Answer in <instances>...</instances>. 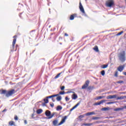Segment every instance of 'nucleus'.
I'll use <instances>...</instances> for the list:
<instances>
[{"label":"nucleus","mask_w":126,"mask_h":126,"mask_svg":"<svg viewBox=\"0 0 126 126\" xmlns=\"http://www.w3.org/2000/svg\"><path fill=\"white\" fill-rule=\"evenodd\" d=\"M123 110H124V108H117L114 109V111L115 112H119V111H123Z\"/></svg>","instance_id":"obj_13"},{"label":"nucleus","mask_w":126,"mask_h":126,"mask_svg":"<svg viewBox=\"0 0 126 126\" xmlns=\"http://www.w3.org/2000/svg\"><path fill=\"white\" fill-rule=\"evenodd\" d=\"M61 90H64V86H62L61 87Z\"/></svg>","instance_id":"obj_42"},{"label":"nucleus","mask_w":126,"mask_h":126,"mask_svg":"<svg viewBox=\"0 0 126 126\" xmlns=\"http://www.w3.org/2000/svg\"><path fill=\"white\" fill-rule=\"evenodd\" d=\"M54 126H58V120H54L53 122Z\"/></svg>","instance_id":"obj_22"},{"label":"nucleus","mask_w":126,"mask_h":126,"mask_svg":"<svg viewBox=\"0 0 126 126\" xmlns=\"http://www.w3.org/2000/svg\"><path fill=\"white\" fill-rule=\"evenodd\" d=\"M94 105L95 106H98V105H100V103H99V102H96L95 103H94Z\"/></svg>","instance_id":"obj_40"},{"label":"nucleus","mask_w":126,"mask_h":126,"mask_svg":"<svg viewBox=\"0 0 126 126\" xmlns=\"http://www.w3.org/2000/svg\"><path fill=\"white\" fill-rule=\"evenodd\" d=\"M100 123H102V122H101V121H96V124H99Z\"/></svg>","instance_id":"obj_50"},{"label":"nucleus","mask_w":126,"mask_h":126,"mask_svg":"<svg viewBox=\"0 0 126 126\" xmlns=\"http://www.w3.org/2000/svg\"><path fill=\"white\" fill-rule=\"evenodd\" d=\"M92 120H101V117H93Z\"/></svg>","instance_id":"obj_21"},{"label":"nucleus","mask_w":126,"mask_h":126,"mask_svg":"<svg viewBox=\"0 0 126 126\" xmlns=\"http://www.w3.org/2000/svg\"><path fill=\"white\" fill-rule=\"evenodd\" d=\"M6 111H7V110H6V109H4L2 112H6Z\"/></svg>","instance_id":"obj_49"},{"label":"nucleus","mask_w":126,"mask_h":126,"mask_svg":"<svg viewBox=\"0 0 126 126\" xmlns=\"http://www.w3.org/2000/svg\"><path fill=\"white\" fill-rule=\"evenodd\" d=\"M117 83H118V84L124 83V81H119L117 82Z\"/></svg>","instance_id":"obj_37"},{"label":"nucleus","mask_w":126,"mask_h":126,"mask_svg":"<svg viewBox=\"0 0 126 126\" xmlns=\"http://www.w3.org/2000/svg\"><path fill=\"white\" fill-rule=\"evenodd\" d=\"M101 74L102 76H104V75H105V70L101 71Z\"/></svg>","instance_id":"obj_33"},{"label":"nucleus","mask_w":126,"mask_h":126,"mask_svg":"<svg viewBox=\"0 0 126 126\" xmlns=\"http://www.w3.org/2000/svg\"><path fill=\"white\" fill-rule=\"evenodd\" d=\"M101 68H107L108 67V64H104L101 66Z\"/></svg>","instance_id":"obj_23"},{"label":"nucleus","mask_w":126,"mask_h":126,"mask_svg":"<svg viewBox=\"0 0 126 126\" xmlns=\"http://www.w3.org/2000/svg\"><path fill=\"white\" fill-rule=\"evenodd\" d=\"M61 74H62V72L59 73V74H58L57 75H56L55 77V79H57V78H59V77H60V75H61Z\"/></svg>","instance_id":"obj_25"},{"label":"nucleus","mask_w":126,"mask_h":126,"mask_svg":"<svg viewBox=\"0 0 126 126\" xmlns=\"http://www.w3.org/2000/svg\"><path fill=\"white\" fill-rule=\"evenodd\" d=\"M124 33V31H122L120 32H119L117 34V36H120V35H122Z\"/></svg>","instance_id":"obj_32"},{"label":"nucleus","mask_w":126,"mask_h":126,"mask_svg":"<svg viewBox=\"0 0 126 126\" xmlns=\"http://www.w3.org/2000/svg\"><path fill=\"white\" fill-rule=\"evenodd\" d=\"M104 102H106V100H102L99 102V105H101V104H103Z\"/></svg>","instance_id":"obj_31"},{"label":"nucleus","mask_w":126,"mask_h":126,"mask_svg":"<svg viewBox=\"0 0 126 126\" xmlns=\"http://www.w3.org/2000/svg\"><path fill=\"white\" fill-rule=\"evenodd\" d=\"M34 116V114H32V117H33Z\"/></svg>","instance_id":"obj_53"},{"label":"nucleus","mask_w":126,"mask_h":126,"mask_svg":"<svg viewBox=\"0 0 126 126\" xmlns=\"http://www.w3.org/2000/svg\"><path fill=\"white\" fill-rule=\"evenodd\" d=\"M47 100H48V98H46H46H45V99H43V100H44V102H47Z\"/></svg>","instance_id":"obj_45"},{"label":"nucleus","mask_w":126,"mask_h":126,"mask_svg":"<svg viewBox=\"0 0 126 126\" xmlns=\"http://www.w3.org/2000/svg\"><path fill=\"white\" fill-rule=\"evenodd\" d=\"M54 95H52L47 96L46 98H47V99H48V98H54Z\"/></svg>","instance_id":"obj_36"},{"label":"nucleus","mask_w":126,"mask_h":126,"mask_svg":"<svg viewBox=\"0 0 126 126\" xmlns=\"http://www.w3.org/2000/svg\"><path fill=\"white\" fill-rule=\"evenodd\" d=\"M17 47H18V45H16V48H17Z\"/></svg>","instance_id":"obj_54"},{"label":"nucleus","mask_w":126,"mask_h":126,"mask_svg":"<svg viewBox=\"0 0 126 126\" xmlns=\"http://www.w3.org/2000/svg\"><path fill=\"white\" fill-rule=\"evenodd\" d=\"M110 108L109 107H104L102 108V111H108Z\"/></svg>","instance_id":"obj_30"},{"label":"nucleus","mask_w":126,"mask_h":126,"mask_svg":"<svg viewBox=\"0 0 126 126\" xmlns=\"http://www.w3.org/2000/svg\"><path fill=\"white\" fill-rule=\"evenodd\" d=\"M0 94H5L6 95V93H7V91L5 90H2L0 91Z\"/></svg>","instance_id":"obj_12"},{"label":"nucleus","mask_w":126,"mask_h":126,"mask_svg":"<svg viewBox=\"0 0 126 126\" xmlns=\"http://www.w3.org/2000/svg\"><path fill=\"white\" fill-rule=\"evenodd\" d=\"M63 109V107H62L61 105H59L57 107V111H60Z\"/></svg>","instance_id":"obj_20"},{"label":"nucleus","mask_w":126,"mask_h":126,"mask_svg":"<svg viewBox=\"0 0 126 126\" xmlns=\"http://www.w3.org/2000/svg\"><path fill=\"white\" fill-rule=\"evenodd\" d=\"M45 115L46 116V117H48L47 119L49 120L50 119H52V118L54 117L55 114H51V111H50L49 110H46L45 111Z\"/></svg>","instance_id":"obj_2"},{"label":"nucleus","mask_w":126,"mask_h":126,"mask_svg":"<svg viewBox=\"0 0 126 126\" xmlns=\"http://www.w3.org/2000/svg\"><path fill=\"white\" fill-rule=\"evenodd\" d=\"M65 92H64V91H63V92H60V93H59V94L60 95H63V94H65Z\"/></svg>","instance_id":"obj_35"},{"label":"nucleus","mask_w":126,"mask_h":126,"mask_svg":"<svg viewBox=\"0 0 126 126\" xmlns=\"http://www.w3.org/2000/svg\"><path fill=\"white\" fill-rule=\"evenodd\" d=\"M14 120H15V121H17L18 120V117L17 116H15Z\"/></svg>","instance_id":"obj_38"},{"label":"nucleus","mask_w":126,"mask_h":126,"mask_svg":"<svg viewBox=\"0 0 126 126\" xmlns=\"http://www.w3.org/2000/svg\"><path fill=\"white\" fill-rule=\"evenodd\" d=\"M115 76H116V77H118V72H115Z\"/></svg>","instance_id":"obj_43"},{"label":"nucleus","mask_w":126,"mask_h":126,"mask_svg":"<svg viewBox=\"0 0 126 126\" xmlns=\"http://www.w3.org/2000/svg\"><path fill=\"white\" fill-rule=\"evenodd\" d=\"M90 81L89 80H87L85 82V84L82 87V89H86L89 85Z\"/></svg>","instance_id":"obj_5"},{"label":"nucleus","mask_w":126,"mask_h":126,"mask_svg":"<svg viewBox=\"0 0 126 126\" xmlns=\"http://www.w3.org/2000/svg\"><path fill=\"white\" fill-rule=\"evenodd\" d=\"M115 103H116V102L115 101H110V102H107L106 104L107 105H111V104H115Z\"/></svg>","instance_id":"obj_27"},{"label":"nucleus","mask_w":126,"mask_h":126,"mask_svg":"<svg viewBox=\"0 0 126 126\" xmlns=\"http://www.w3.org/2000/svg\"><path fill=\"white\" fill-rule=\"evenodd\" d=\"M16 37H17V36H16V35H15L13 37V38H14L13 41V43H12V48H13V49H14V47L15 46V43H16Z\"/></svg>","instance_id":"obj_8"},{"label":"nucleus","mask_w":126,"mask_h":126,"mask_svg":"<svg viewBox=\"0 0 126 126\" xmlns=\"http://www.w3.org/2000/svg\"><path fill=\"white\" fill-rule=\"evenodd\" d=\"M72 99L73 100H76V99H77V95L75 94H72Z\"/></svg>","instance_id":"obj_14"},{"label":"nucleus","mask_w":126,"mask_h":126,"mask_svg":"<svg viewBox=\"0 0 126 126\" xmlns=\"http://www.w3.org/2000/svg\"><path fill=\"white\" fill-rule=\"evenodd\" d=\"M15 93V90L12 89L9 91H7V93L6 94V97H10V96H12L13 94Z\"/></svg>","instance_id":"obj_4"},{"label":"nucleus","mask_w":126,"mask_h":126,"mask_svg":"<svg viewBox=\"0 0 126 126\" xmlns=\"http://www.w3.org/2000/svg\"><path fill=\"white\" fill-rule=\"evenodd\" d=\"M50 106L52 108L54 107V103L50 104Z\"/></svg>","instance_id":"obj_46"},{"label":"nucleus","mask_w":126,"mask_h":126,"mask_svg":"<svg viewBox=\"0 0 126 126\" xmlns=\"http://www.w3.org/2000/svg\"><path fill=\"white\" fill-rule=\"evenodd\" d=\"M9 126H14V122L10 121L9 122Z\"/></svg>","instance_id":"obj_26"},{"label":"nucleus","mask_w":126,"mask_h":126,"mask_svg":"<svg viewBox=\"0 0 126 126\" xmlns=\"http://www.w3.org/2000/svg\"><path fill=\"white\" fill-rule=\"evenodd\" d=\"M74 19V15H71L70 17V20H73Z\"/></svg>","instance_id":"obj_28"},{"label":"nucleus","mask_w":126,"mask_h":126,"mask_svg":"<svg viewBox=\"0 0 126 126\" xmlns=\"http://www.w3.org/2000/svg\"><path fill=\"white\" fill-rule=\"evenodd\" d=\"M64 35L67 36H68V34L67 33H65Z\"/></svg>","instance_id":"obj_51"},{"label":"nucleus","mask_w":126,"mask_h":126,"mask_svg":"<svg viewBox=\"0 0 126 126\" xmlns=\"http://www.w3.org/2000/svg\"><path fill=\"white\" fill-rule=\"evenodd\" d=\"M103 97V96H98L96 97V100H100V99H102Z\"/></svg>","instance_id":"obj_34"},{"label":"nucleus","mask_w":126,"mask_h":126,"mask_svg":"<svg viewBox=\"0 0 126 126\" xmlns=\"http://www.w3.org/2000/svg\"><path fill=\"white\" fill-rule=\"evenodd\" d=\"M42 112H43V110L42 109H38L36 111V113L37 114H38V115H40V114H41Z\"/></svg>","instance_id":"obj_17"},{"label":"nucleus","mask_w":126,"mask_h":126,"mask_svg":"<svg viewBox=\"0 0 126 126\" xmlns=\"http://www.w3.org/2000/svg\"><path fill=\"white\" fill-rule=\"evenodd\" d=\"M79 118L80 119H82L83 118H84V116H83V115H80V116H79Z\"/></svg>","instance_id":"obj_39"},{"label":"nucleus","mask_w":126,"mask_h":126,"mask_svg":"<svg viewBox=\"0 0 126 126\" xmlns=\"http://www.w3.org/2000/svg\"><path fill=\"white\" fill-rule=\"evenodd\" d=\"M67 93H74V92H71V91H70V92L68 91V92H67Z\"/></svg>","instance_id":"obj_47"},{"label":"nucleus","mask_w":126,"mask_h":126,"mask_svg":"<svg viewBox=\"0 0 126 126\" xmlns=\"http://www.w3.org/2000/svg\"><path fill=\"white\" fill-rule=\"evenodd\" d=\"M67 117V116H64V118L62 119L61 122L58 124V126H61V125H63L64 122H65V120H66Z\"/></svg>","instance_id":"obj_10"},{"label":"nucleus","mask_w":126,"mask_h":126,"mask_svg":"<svg viewBox=\"0 0 126 126\" xmlns=\"http://www.w3.org/2000/svg\"><path fill=\"white\" fill-rule=\"evenodd\" d=\"M94 50L95 51V52H99V49H98V47L95 46L94 48Z\"/></svg>","instance_id":"obj_29"},{"label":"nucleus","mask_w":126,"mask_h":126,"mask_svg":"<svg viewBox=\"0 0 126 126\" xmlns=\"http://www.w3.org/2000/svg\"><path fill=\"white\" fill-rule=\"evenodd\" d=\"M91 115H96V113L94 112H88L86 113V116H91Z\"/></svg>","instance_id":"obj_15"},{"label":"nucleus","mask_w":126,"mask_h":126,"mask_svg":"<svg viewBox=\"0 0 126 126\" xmlns=\"http://www.w3.org/2000/svg\"><path fill=\"white\" fill-rule=\"evenodd\" d=\"M48 103H49V100H46V101H45V102L42 103V106L43 107H45V106H46V104H48Z\"/></svg>","instance_id":"obj_18"},{"label":"nucleus","mask_w":126,"mask_h":126,"mask_svg":"<svg viewBox=\"0 0 126 126\" xmlns=\"http://www.w3.org/2000/svg\"><path fill=\"white\" fill-rule=\"evenodd\" d=\"M117 98V94L110 95L106 97L107 99H116Z\"/></svg>","instance_id":"obj_7"},{"label":"nucleus","mask_w":126,"mask_h":126,"mask_svg":"<svg viewBox=\"0 0 126 126\" xmlns=\"http://www.w3.org/2000/svg\"><path fill=\"white\" fill-rule=\"evenodd\" d=\"M124 68H125V65L120 66L118 68V71H120V72H122V71L124 70Z\"/></svg>","instance_id":"obj_9"},{"label":"nucleus","mask_w":126,"mask_h":126,"mask_svg":"<svg viewBox=\"0 0 126 126\" xmlns=\"http://www.w3.org/2000/svg\"><path fill=\"white\" fill-rule=\"evenodd\" d=\"M79 9L80 11H81L82 13L85 14V11L84 10V8H83L82 4H81V2H80L79 3Z\"/></svg>","instance_id":"obj_6"},{"label":"nucleus","mask_w":126,"mask_h":126,"mask_svg":"<svg viewBox=\"0 0 126 126\" xmlns=\"http://www.w3.org/2000/svg\"><path fill=\"white\" fill-rule=\"evenodd\" d=\"M24 123H25V125H27V121L25 120V121H24Z\"/></svg>","instance_id":"obj_48"},{"label":"nucleus","mask_w":126,"mask_h":126,"mask_svg":"<svg viewBox=\"0 0 126 126\" xmlns=\"http://www.w3.org/2000/svg\"><path fill=\"white\" fill-rule=\"evenodd\" d=\"M124 98H125V96L117 97L116 100H123Z\"/></svg>","instance_id":"obj_19"},{"label":"nucleus","mask_w":126,"mask_h":126,"mask_svg":"<svg viewBox=\"0 0 126 126\" xmlns=\"http://www.w3.org/2000/svg\"><path fill=\"white\" fill-rule=\"evenodd\" d=\"M79 105H80V102H78L76 105H75L70 110V111L71 112L73 111V110H74V109H76V108H77V107H78Z\"/></svg>","instance_id":"obj_11"},{"label":"nucleus","mask_w":126,"mask_h":126,"mask_svg":"<svg viewBox=\"0 0 126 126\" xmlns=\"http://www.w3.org/2000/svg\"><path fill=\"white\" fill-rule=\"evenodd\" d=\"M57 101H61L62 100V96H59L56 98Z\"/></svg>","instance_id":"obj_24"},{"label":"nucleus","mask_w":126,"mask_h":126,"mask_svg":"<svg viewBox=\"0 0 126 126\" xmlns=\"http://www.w3.org/2000/svg\"><path fill=\"white\" fill-rule=\"evenodd\" d=\"M93 125V123H87V124H83L82 126H91Z\"/></svg>","instance_id":"obj_16"},{"label":"nucleus","mask_w":126,"mask_h":126,"mask_svg":"<svg viewBox=\"0 0 126 126\" xmlns=\"http://www.w3.org/2000/svg\"><path fill=\"white\" fill-rule=\"evenodd\" d=\"M125 98H126V96H125Z\"/></svg>","instance_id":"obj_55"},{"label":"nucleus","mask_w":126,"mask_h":126,"mask_svg":"<svg viewBox=\"0 0 126 126\" xmlns=\"http://www.w3.org/2000/svg\"><path fill=\"white\" fill-rule=\"evenodd\" d=\"M59 95H60V94H57L53 95L54 97H57V96H59Z\"/></svg>","instance_id":"obj_44"},{"label":"nucleus","mask_w":126,"mask_h":126,"mask_svg":"<svg viewBox=\"0 0 126 126\" xmlns=\"http://www.w3.org/2000/svg\"><path fill=\"white\" fill-rule=\"evenodd\" d=\"M125 108H126V106H125Z\"/></svg>","instance_id":"obj_56"},{"label":"nucleus","mask_w":126,"mask_h":126,"mask_svg":"<svg viewBox=\"0 0 126 126\" xmlns=\"http://www.w3.org/2000/svg\"><path fill=\"white\" fill-rule=\"evenodd\" d=\"M52 101H53V102H55V100H54V98H52Z\"/></svg>","instance_id":"obj_52"},{"label":"nucleus","mask_w":126,"mask_h":126,"mask_svg":"<svg viewBox=\"0 0 126 126\" xmlns=\"http://www.w3.org/2000/svg\"><path fill=\"white\" fill-rule=\"evenodd\" d=\"M118 58L122 63L126 62V51H123L118 55Z\"/></svg>","instance_id":"obj_1"},{"label":"nucleus","mask_w":126,"mask_h":126,"mask_svg":"<svg viewBox=\"0 0 126 126\" xmlns=\"http://www.w3.org/2000/svg\"><path fill=\"white\" fill-rule=\"evenodd\" d=\"M105 4L107 7H111L112 6L114 5V1L113 0H108L106 1Z\"/></svg>","instance_id":"obj_3"},{"label":"nucleus","mask_w":126,"mask_h":126,"mask_svg":"<svg viewBox=\"0 0 126 126\" xmlns=\"http://www.w3.org/2000/svg\"><path fill=\"white\" fill-rule=\"evenodd\" d=\"M65 100L66 101H69V98L67 97V96H66L65 98Z\"/></svg>","instance_id":"obj_41"}]
</instances>
